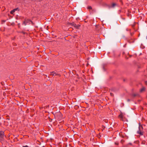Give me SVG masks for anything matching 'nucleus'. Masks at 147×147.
I'll return each instance as SVG.
<instances>
[{
  "label": "nucleus",
  "instance_id": "nucleus-16",
  "mask_svg": "<svg viewBox=\"0 0 147 147\" xmlns=\"http://www.w3.org/2000/svg\"><path fill=\"white\" fill-rule=\"evenodd\" d=\"M13 10L14 11V12H15V10H14V9H13Z\"/></svg>",
  "mask_w": 147,
  "mask_h": 147
},
{
  "label": "nucleus",
  "instance_id": "nucleus-8",
  "mask_svg": "<svg viewBox=\"0 0 147 147\" xmlns=\"http://www.w3.org/2000/svg\"><path fill=\"white\" fill-rule=\"evenodd\" d=\"M14 13V11H13V10L11 11L10 12V13L12 14H13Z\"/></svg>",
  "mask_w": 147,
  "mask_h": 147
},
{
  "label": "nucleus",
  "instance_id": "nucleus-4",
  "mask_svg": "<svg viewBox=\"0 0 147 147\" xmlns=\"http://www.w3.org/2000/svg\"><path fill=\"white\" fill-rule=\"evenodd\" d=\"M72 26L75 27L76 28L78 29L80 27V25L78 24L76 25V24L73 23L72 24Z\"/></svg>",
  "mask_w": 147,
  "mask_h": 147
},
{
  "label": "nucleus",
  "instance_id": "nucleus-1",
  "mask_svg": "<svg viewBox=\"0 0 147 147\" xmlns=\"http://www.w3.org/2000/svg\"><path fill=\"white\" fill-rule=\"evenodd\" d=\"M143 130V128L142 126H140L139 127V130L137 131V133L138 134H140V135H143V132L142 130Z\"/></svg>",
  "mask_w": 147,
  "mask_h": 147
},
{
  "label": "nucleus",
  "instance_id": "nucleus-13",
  "mask_svg": "<svg viewBox=\"0 0 147 147\" xmlns=\"http://www.w3.org/2000/svg\"><path fill=\"white\" fill-rule=\"evenodd\" d=\"M14 9V10H15V11H16L18 9V8H15Z\"/></svg>",
  "mask_w": 147,
  "mask_h": 147
},
{
  "label": "nucleus",
  "instance_id": "nucleus-12",
  "mask_svg": "<svg viewBox=\"0 0 147 147\" xmlns=\"http://www.w3.org/2000/svg\"><path fill=\"white\" fill-rule=\"evenodd\" d=\"M138 95V94H133V96H137Z\"/></svg>",
  "mask_w": 147,
  "mask_h": 147
},
{
  "label": "nucleus",
  "instance_id": "nucleus-15",
  "mask_svg": "<svg viewBox=\"0 0 147 147\" xmlns=\"http://www.w3.org/2000/svg\"><path fill=\"white\" fill-rule=\"evenodd\" d=\"M131 145V144L130 143H129L128 144V145Z\"/></svg>",
  "mask_w": 147,
  "mask_h": 147
},
{
  "label": "nucleus",
  "instance_id": "nucleus-11",
  "mask_svg": "<svg viewBox=\"0 0 147 147\" xmlns=\"http://www.w3.org/2000/svg\"><path fill=\"white\" fill-rule=\"evenodd\" d=\"M119 116L120 117H121V118H122V115H121V114H120V115H119Z\"/></svg>",
  "mask_w": 147,
  "mask_h": 147
},
{
  "label": "nucleus",
  "instance_id": "nucleus-10",
  "mask_svg": "<svg viewBox=\"0 0 147 147\" xmlns=\"http://www.w3.org/2000/svg\"><path fill=\"white\" fill-rule=\"evenodd\" d=\"M115 144L116 145H118L119 144V143L118 142H115Z\"/></svg>",
  "mask_w": 147,
  "mask_h": 147
},
{
  "label": "nucleus",
  "instance_id": "nucleus-2",
  "mask_svg": "<svg viewBox=\"0 0 147 147\" xmlns=\"http://www.w3.org/2000/svg\"><path fill=\"white\" fill-rule=\"evenodd\" d=\"M4 133L3 131H0V140H2L4 138Z\"/></svg>",
  "mask_w": 147,
  "mask_h": 147
},
{
  "label": "nucleus",
  "instance_id": "nucleus-14",
  "mask_svg": "<svg viewBox=\"0 0 147 147\" xmlns=\"http://www.w3.org/2000/svg\"><path fill=\"white\" fill-rule=\"evenodd\" d=\"M23 147H28V146L26 145V146H23Z\"/></svg>",
  "mask_w": 147,
  "mask_h": 147
},
{
  "label": "nucleus",
  "instance_id": "nucleus-5",
  "mask_svg": "<svg viewBox=\"0 0 147 147\" xmlns=\"http://www.w3.org/2000/svg\"><path fill=\"white\" fill-rule=\"evenodd\" d=\"M51 75H53V76H60V75L59 74H56L55 72L54 71H53L51 73Z\"/></svg>",
  "mask_w": 147,
  "mask_h": 147
},
{
  "label": "nucleus",
  "instance_id": "nucleus-3",
  "mask_svg": "<svg viewBox=\"0 0 147 147\" xmlns=\"http://www.w3.org/2000/svg\"><path fill=\"white\" fill-rule=\"evenodd\" d=\"M31 22L30 20L28 19H25L24 21L23 22L22 25H23L24 26H26V25L27 23L29 22Z\"/></svg>",
  "mask_w": 147,
  "mask_h": 147
},
{
  "label": "nucleus",
  "instance_id": "nucleus-9",
  "mask_svg": "<svg viewBox=\"0 0 147 147\" xmlns=\"http://www.w3.org/2000/svg\"><path fill=\"white\" fill-rule=\"evenodd\" d=\"M87 8H88V9H92V8L90 6H88Z\"/></svg>",
  "mask_w": 147,
  "mask_h": 147
},
{
  "label": "nucleus",
  "instance_id": "nucleus-7",
  "mask_svg": "<svg viewBox=\"0 0 147 147\" xmlns=\"http://www.w3.org/2000/svg\"><path fill=\"white\" fill-rule=\"evenodd\" d=\"M116 5V4L115 3H113L111 5V7H114Z\"/></svg>",
  "mask_w": 147,
  "mask_h": 147
},
{
  "label": "nucleus",
  "instance_id": "nucleus-6",
  "mask_svg": "<svg viewBox=\"0 0 147 147\" xmlns=\"http://www.w3.org/2000/svg\"><path fill=\"white\" fill-rule=\"evenodd\" d=\"M145 88L144 87H143L140 90V92H142L143 91H144L145 90Z\"/></svg>",
  "mask_w": 147,
  "mask_h": 147
}]
</instances>
